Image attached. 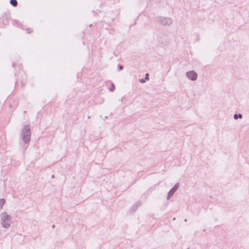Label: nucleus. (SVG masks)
Segmentation results:
<instances>
[{"instance_id": "nucleus-1", "label": "nucleus", "mask_w": 249, "mask_h": 249, "mask_svg": "<svg viewBox=\"0 0 249 249\" xmlns=\"http://www.w3.org/2000/svg\"><path fill=\"white\" fill-rule=\"evenodd\" d=\"M2 218L4 220V222L2 223V225L5 228H7L10 226V218L6 213L2 214Z\"/></svg>"}, {"instance_id": "nucleus-2", "label": "nucleus", "mask_w": 249, "mask_h": 249, "mask_svg": "<svg viewBox=\"0 0 249 249\" xmlns=\"http://www.w3.org/2000/svg\"><path fill=\"white\" fill-rule=\"evenodd\" d=\"M187 76L189 79L195 80L196 79L197 74L194 71H190L187 73Z\"/></svg>"}, {"instance_id": "nucleus-3", "label": "nucleus", "mask_w": 249, "mask_h": 249, "mask_svg": "<svg viewBox=\"0 0 249 249\" xmlns=\"http://www.w3.org/2000/svg\"><path fill=\"white\" fill-rule=\"evenodd\" d=\"M10 2L14 6H16L18 4L17 0H10Z\"/></svg>"}, {"instance_id": "nucleus-4", "label": "nucleus", "mask_w": 249, "mask_h": 249, "mask_svg": "<svg viewBox=\"0 0 249 249\" xmlns=\"http://www.w3.org/2000/svg\"><path fill=\"white\" fill-rule=\"evenodd\" d=\"M238 117L241 119V118H242V115L241 114H239L238 115L234 114V118L235 119H237L238 118Z\"/></svg>"}, {"instance_id": "nucleus-5", "label": "nucleus", "mask_w": 249, "mask_h": 249, "mask_svg": "<svg viewBox=\"0 0 249 249\" xmlns=\"http://www.w3.org/2000/svg\"><path fill=\"white\" fill-rule=\"evenodd\" d=\"M5 200L3 199H0V205L1 206H2V205L4 204Z\"/></svg>"}, {"instance_id": "nucleus-6", "label": "nucleus", "mask_w": 249, "mask_h": 249, "mask_svg": "<svg viewBox=\"0 0 249 249\" xmlns=\"http://www.w3.org/2000/svg\"><path fill=\"white\" fill-rule=\"evenodd\" d=\"M149 74L148 73H146V77H145V79L147 80H149Z\"/></svg>"}, {"instance_id": "nucleus-7", "label": "nucleus", "mask_w": 249, "mask_h": 249, "mask_svg": "<svg viewBox=\"0 0 249 249\" xmlns=\"http://www.w3.org/2000/svg\"><path fill=\"white\" fill-rule=\"evenodd\" d=\"M140 82L141 83H144L145 82V81L143 79H142V80H140Z\"/></svg>"}, {"instance_id": "nucleus-8", "label": "nucleus", "mask_w": 249, "mask_h": 249, "mask_svg": "<svg viewBox=\"0 0 249 249\" xmlns=\"http://www.w3.org/2000/svg\"><path fill=\"white\" fill-rule=\"evenodd\" d=\"M26 128H27V131H29L30 129L29 128L28 126H26Z\"/></svg>"}, {"instance_id": "nucleus-9", "label": "nucleus", "mask_w": 249, "mask_h": 249, "mask_svg": "<svg viewBox=\"0 0 249 249\" xmlns=\"http://www.w3.org/2000/svg\"><path fill=\"white\" fill-rule=\"evenodd\" d=\"M119 68H120L121 70H122V69H123V67H122V66H120V67H119Z\"/></svg>"}]
</instances>
